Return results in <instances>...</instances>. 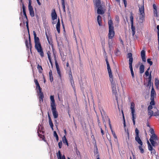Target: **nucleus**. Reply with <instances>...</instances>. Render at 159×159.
<instances>
[{
	"label": "nucleus",
	"instance_id": "nucleus-1",
	"mask_svg": "<svg viewBox=\"0 0 159 159\" xmlns=\"http://www.w3.org/2000/svg\"><path fill=\"white\" fill-rule=\"evenodd\" d=\"M23 11V16H22L21 17H20V20L21 21L23 22L24 24H25V23L26 24V26L29 35V43H28V42L27 39H25V43L26 48L28 49L30 48V51L31 52L32 46L31 43L30 35L29 30L28 20V19L27 16L26 14V11Z\"/></svg>",
	"mask_w": 159,
	"mask_h": 159
},
{
	"label": "nucleus",
	"instance_id": "nucleus-2",
	"mask_svg": "<svg viewBox=\"0 0 159 159\" xmlns=\"http://www.w3.org/2000/svg\"><path fill=\"white\" fill-rule=\"evenodd\" d=\"M33 33L34 39L35 48L40 54L41 57H43L44 56V54L39 39L38 37H37V35L35 31H33Z\"/></svg>",
	"mask_w": 159,
	"mask_h": 159
},
{
	"label": "nucleus",
	"instance_id": "nucleus-3",
	"mask_svg": "<svg viewBox=\"0 0 159 159\" xmlns=\"http://www.w3.org/2000/svg\"><path fill=\"white\" fill-rule=\"evenodd\" d=\"M106 61L107 65V69L108 72L109 76L110 78V81L111 82V88L116 87L115 82L113 80V77L112 74L111 69L107 58L106 59Z\"/></svg>",
	"mask_w": 159,
	"mask_h": 159
},
{
	"label": "nucleus",
	"instance_id": "nucleus-4",
	"mask_svg": "<svg viewBox=\"0 0 159 159\" xmlns=\"http://www.w3.org/2000/svg\"><path fill=\"white\" fill-rule=\"evenodd\" d=\"M108 24L109 26L108 38L109 39H112L114 37L115 34L112 20H108Z\"/></svg>",
	"mask_w": 159,
	"mask_h": 159
},
{
	"label": "nucleus",
	"instance_id": "nucleus-5",
	"mask_svg": "<svg viewBox=\"0 0 159 159\" xmlns=\"http://www.w3.org/2000/svg\"><path fill=\"white\" fill-rule=\"evenodd\" d=\"M95 7L96 10H105V6L101 3L100 0H95Z\"/></svg>",
	"mask_w": 159,
	"mask_h": 159
},
{
	"label": "nucleus",
	"instance_id": "nucleus-6",
	"mask_svg": "<svg viewBox=\"0 0 159 159\" xmlns=\"http://www.w3.org/2000/svg\"><path fill=\"white\" fill-rule=\"evenodd\" d=\"M122 115H123V127L124 128V129L125 130V133L124 134L125 135H126V136H127L128 139L129 140V131L128 130V128H129V125L128 124H127L126 125L125 120L124 118V116L123 114V111H122Z\"/></svg>",
	"mask_w": 159,
	"mask_h": 159
},
{
	"label": "nucleus",
	"instance_id": "nucleus-7",
	"mask_svg": "<svg viewBox=\"0 0 159 159\" xmlns=\"http://www.w3.org/2000/svg\"><path fill=\"white\" fill-rule=\"evenodd\" d=\"M135 106V104L134 102L131 103L130 109H131V114L132 116V119L134 125L135 124L134 119H135L136 117V114H134L135 113V109H134Z\"/></svg>",
	"mask_w": 159,
	"mask_h": 159
},
{
	"label": "nucleus",
	"instance_id": "nucleus-8",
	"mask_svg": "<svg viewBox=\"0 0 159 159\" xmlns=\"http://www.w3.org/2000/svg\"><path fill=\"white\" fill-rule=\"evenodd\" d=\"M101 115L102 116V117L103 121V123L104 125H106V122L105 120V119H108L109 121V123L110 126H111V124H110V119L108 118V116H106V114L105 111H104L103 109H102V110H100V111Z\"/></svg>",
	"mask_w": 159,
	"mask_h": 159
},
{
	"label": "nucleus",
	"instance_id": "nucleus-9",
	"mask_svg": "<svg viewBox=\"0 0 159 159\" xmlns=\"http://www.w3.org/2000/svg\"><path fill=\"white\" fill-rule=\"evenodd\" d=\"M135 132L136 133V136L135 137V140L140 145H143V143L139 136V131L137 128L135 129Z\"/></svg>",
	"mask_w": 159,
	"mask_h": 159
},
{
	"label": "nucleus",
	"instance_id": "nucleus-10",
	"mask_svg": "<svg viewBox=\"0 0 159 159\" xmlns=\"http://www.w3.org/2000/svg\"><path fill=\"white\" fill-rule=\"evenodd\" d=\"M38 89L39 91V102H43V98H44V96L43 93L42 92V89L41 88L39 85L36 86V89Z\"/></svg>",
	"mask_w": 159,
	"mask_h": 159
},
{
	"label": "nucleus",
	"instance_id": "nucleus-11",
	"mask_svg": "<svg viewBox=\"0 0 159 159\" xmlns=\"http://www.w3.org/2000/svg\"><path fill=\"white\" fill-rule=\"evenodd\" d=\"M133 61V58L132 57V54L130 53V70L131 71V74L133 78L134 77V74L133 71V68L132 67V63Z\"/></svg>",
	"mask_w": 159,
	"mask_h": 159
},
{
	"label": "nucleus",
	"instance_id": "nucleus-12",
	"mask_svg": "<svg viewBox=\"0 0 159 159\" xmlns=\"http://www.w3.org/2000/svg\"><path fill=\"white\" fill-rule=\"evenodd\" d=\"M51 108L54 118H57L58 116V114L56 106L51 107Z\"/></svg>",
	"mask_w": 159,
	"mask_h": 159
},
{
	"label": "nucleus",
	"instance_id": "nucleus-13",
	"mask_svg": "<svg viewBox=\"0 0 159 159\" xmlns=\"http://www.w3.org/2000/svg\"><path fill=\"white\" fill-rule=\"evenodd\" d=\"M140 14L139 16V21L142 23L144 20L145 13L144 11H139Z\"/></svg>",
	"mask_w": 159,
	"mask_h": 159
},
{
	"label": "nucleus",
	"instance_id": "nucleus-14",
	"mask_svg": "<svg viewBox=\"0 0 159 159\" xmlns=\"http://www.w3.org/2000/svg\"><path fill=\"white\" fill-rule=\"evenodd\" d=\"M69 77L70 79V82L71 83L72 86L73 87V86H74V81L71 70H70L69 72Z\"/></svg>",
	"mask_w": 159,
	"mask_h": 159
},
{
	"label": "nucleus",
	"instance_id": "nucleus-15",
	"mask_svg": "<svg viewBox=\"0 0 159 159\" xmlns=\"http://www.w3.org/2000/svg\"><path fill=\"white\" fill-rule=\"evenodd\" d=\"M55 65H56V67L57 73L58 74V75L60 79H61V71H60L59 68V65H58V64L56 61H55Z\"/></svg>",
	"mask_w": 159,
	"mask_h": 159
},
{
	"label": "nucleus",
	"instance_id": "nucleus-16",
	"mask_svg": "<svg viewBox=\"0 0 159 159\" xmlns=\"http://www.w3.org/2000/svg\"><path fill=\"white\" fill-rule=\"evenodd\" d=\"M45 35L46 37V38L47 39L48 42V43L50 44L51 45L52 44V39L50 35V34L48 35V34L47 33V32L46 31L45 32Z\"/></svg>",
	"mask_w": 159,
	"mask_h": 159
},
{
	"label": "nucleus",
	"instance_id": "nucleus-17",
	"mask_svg": "<svg viewBox=\"0 0 159 159\" xmlns=\"http://www.w3.org/2000/svg\"><path fill=\"white\" fill-rule=\"evenodd\" d=\"M50 99L51 100V107L56 106L54 96L51 95L50 97Z\"/></svg>",
	"mask_w": 159,
	"mask_h": 159
},
{
	"label": "nucleus",
	"instance_id": "nucleus-18",
	"mask_svg": "<svg viewBox=\"0 0 159 159\" xmlns=\"http://www.w3.org/2000/svg\"><path fill=\"white\" fill-rule=\"evenodd\" d=\"M48 116L49 119V124L52 130H53V124L52 123V120L51 117L49 115V112H48Z\"/></svg>",
	"mask_w": 159,
	"mask_h": 159
},
{
	"label": "nucleus",
	"instance_id": "nucleus-19",
	"mask_svg": "<svg viewBox=\"0 0 159 159\" xmlns=\"http://www.w3.org/2000/svg\"><path fill=\"white\" fill-rule=\"evenodd\" d=\"M141 56L143 61L144 62H146V59L145 57V52L144 50H143L141 51Z\"/></svg>",
	"mask_w": 159,
	"mask_h": 159
},
{
	"label": "nucleus",
	"instance_id": "nucleus-20",
	"mask_svg": "<svg viewBox=\"0 0 159 159\" xmlns=\"http://www.w3.org/2000/svg\"><path fill=\"white\" fill-rule=\"evenodd\" d=\"M157 140V137L155 134L152 135L149 139V140L151 143L153 142V141Z\"/></svg>",
	"mask_w": 159,
	"mask_h": 159
},
{
	"label": "nucleus",
	"instance_id": "nucleus-21",
	"mask_svg": "<svg viewBox=\"0 0 159 159\" xmlns=\"http://www.w3.org/2000/svg\"><path fill=\"white\" fill-rule=\"evenodd\" d=\"M39 132L40 133L42 132L43 133V131L40 130V127L39 126V128L37 130V133H38V136L40 138H42L43 139L44 138V136L43 135L40 134L39 133Z\"/></svg>",
	"mask_w": 159,
	"mask_h": 159
},
{
	"label": "nucleus",
	"instance_id": "nucleus-22",
	"mask_svg": "<svg viewBox=\"0 0 159 159\" xmlns=\"http://www.w3.org/2000/svg\"><path fill=\"white\" fill-rule=\"evenodd\" d=\"M56 27L57 31L58 33H60V23L59 19H58V21L56 25Z\"/></svg>",
	"mask_w": 159,
	"mask_h": 159
},
{
	"label": "nucleus",
	"instance_id": "nucleus-23",
	"mask_svg": "<svg viewBox=\"0 0 159 159\" xmlns=\"http://www.w3.org/2000/svg\"><path fill=\"white\" fill-rule=\"evenodd\" d=\"M57 15L55 12V11H53L52 13V20H54L57 18Z\"/></svg>",
	"mask_w": 159,
	"mask_h": 159
},
{
	"label": "nucleus",
	"instance_id": "nucleus-24",
	"mask_svg": "<svg viewBox=\"0 0 159 159\" xmlns=\"http://www.w3.org/2000/svg\"><path fill=\"white\" fill-rule=\"evenodd\" d=\"M62 141L64 143H66L68 146H69L67 140L66 139V135H64L62 138Z\"/></svg>",
	"mask_w": 159,
	"mask_h": 159
},
{
	"label": "nucleus",
	"instance_id": "nucleus-25",
	"mask_svg": "<svg viewBox=\"0 0 159 159\" xmlns=\"http://www.w3.org/2000/svg\"><path fill=\"white\" fill-rule=\"evenodd\" d=\"M97 21L99 26H102V17L100 15H98L97 17Z\"/></svg>",
	"mask_w": 159,
	"mask_h": 159
},
{
	"label": "nucleus",
	"instance_id": "nucleus-26",
	"mask_svg": "<svg viewBox=\"0 0 159 159\" xmlns=\"http://www.w3.org/2000/svg\"><path fill=\"white\" fill-rule=\"evenodd\" d=\"M139 69L140 73H143L144 72V66L143 64H142V65L140 66Z\"/></svg>",
	"mask_w": 159,
	"mask_h": 159
},
{
	"label": "nucleus",
	"instance_id": "nucleus-27",
	"mask_svg": "<svg viewBox=\"0 0 159 159\" xmlns=\"http://www.w3.org/2000/svg\"><path fill=\"white\" fill-rule=\"evenodd\" d=\"M112 89L113 93L115 95L116 98H117L116 87L112 88Z\"/></svg>",
	"mask_w": 159,
	"mask_h": 159
},
{
	"label": "nucleus",
	"instance_id": "nucleus-28",
	"mask_svg": "<svg viewBox=\"0 0 159 159\" xmlns=\"http://www.w3.org/2000/svg\"><path fill=\"white\" fill-rule=\"evenodd\" d=\"M31 0H29L28 9L29 10H33V8L31 6Z\"/></svg>",
	"mask_w": 159,
	"mask_h": 159
},
{
	"label": "nucleus",
	"instance_id": "nucleus-29",
	"mask_svg": "<svg viewBox=\"0 0 159 159\" xmlns=\"http://www.w3.org/2000/svg\"><path fill=\"white\" fill-rule=\"evenodd\" d=\"M155 93V92L154 89L152 86L151 93V98H154V95Z\"/></svg>",
	"mask_w": 159,
	"mask_h": 159
},
{
	"label": "nucleus",
	"instance_id": "nucleus-30",
	"mask_svg": "<svg viewBox=\"0 0 159 159\" xmlns=\"http://www.w3.org/2000/svg\"><path fill=\"white\" fill-rule=\"evenodd\" d=\"M47 54L48 59L49 60V62L51 64H52V62L51 59V53H50V51H48L47 52Z\"/></svg>",
	"mask_w": 159,
	"mask_h": 159
},
{
	"label": "nucleus",
	"instance_id": "nucleus-31",
	"mask_svg": "<svg viewBox=\"0 0 159 159\" xmlns=\"http://www.w3.org/2000/svg\"><path fill=\"white\" fill-rule=\"evenodd\" d=\"M49 75L50 80L51 82H52L53 80V79L52 76V72L51 70H50L49 72Z\"/></svg>",
	"mask_w": 159,
	"mask_h": 159
},
{
	"label": "nucleus",
	"instance_id": "nucleus-32",
	"mask_svg": "<svg viewBox=\"0 0 159 159\" xmlns=\"http://www.w3.org/2000/svg\"><path fill=\"white\" fill-rule=\"evenodd\" d=\"M139 10H144V7L143 5V1L142 2L141 5H139Z\"/></svg>",
	"mask_w": 159,
	"mask_h": 159
},
{
	"label": "nucleus",
	"instance_id": "nucleus-33",
	"mask_svg": "<svg viewBox=\"0 0 159 159\" xmlns=\"http://www.w3.org/2000/svg\"><path fill=\"white\" fill-rule=\"evenodd\" d=\"M132 34L133 36L134 35L135 32V28L134 25L131 26Z\"/></svg>",
	"mask_w": 159,
	"mask_h": 159
},
{
	"label": "nucleus",
	"instance_id": "nucleus-34",
	"mask_svg": "<svg viewBox=\"0 0 159 159\" xmlns=\"http://www.w3.org/2000/svg\"><path fill=\"white\" fill-rule=\"evenodd\" d=\"M37 68L39 72L40 73H42L43 70L42 66H40L39 65H38L37 66Z\"/></svg>",
	"mask_w": 159,
	"mask_h": 159
},
{
	"label": "nucleus",
	"instance_id": "nucleus-35",
	"mask_svg": "<svg viewBox=\"0 0 159 159\" xmlns=\"http://www.w3.org/2000/svg\"><path fill=\"white\" fill-rule=\"evenodd\" d=\"M155 86L157 87L159 84V80H158L157 78H156L155 79Z\"/></svg>",
	"mask_w": 159,
	"mask_h": 159
},
{
	"label": "nucleus",
	"instance_id": "nucleus-36",
	"mask_svg": "<svg viewBox=\"0 0 159 159\" xmlns=\"http://www.w3.org/2000/svg\"><path fill=\"white\" fill-rule=\"evenodd\" d=\"M57 156L58 159H61L62 157V155L60 151L59 150L58 152V153L57 154Z\"/></svg>",
	"mask_w": 159,
	"mask_h": 159
},
{
	"label": "nucleus",
	"instance_id": "nucleus-37",
	"mask_svg": "<svg viewBox=\"0 0 159 159\" xmlns=\"http://www.w3.org/2000/svg\"><path fill=\"white\" fill-rule=\"evenodd\" d=\"M130 23L131 24V26L134 25H133V17L131 15L130 17Z\"/></svg>",
	"mask_w": 159,
	"mask_h": 159
},
{
	"label": "nucleus",
	"instance_id": "nucleus-38",
	"mask_svg": "<svg viewBox=\"0 0 159 159\" xmlns=\"http://www.w3.org/2000/svg\"><path fill=\"white\" fill-rule=\"evenodd\" d=\"M54 136L56 137L57 141H58L59 140L58 137L56 132L55 131H54Z\"/></svg>",
	"mask_w": 159,
	"mask_h": 159
},
{
	"label": "nucleus",
	"instance_id": "nucleus-39",
	"mask_svg": "<svg viewBox=\"0 0 159 159\" xmlns=\"http://www.w3.org/2000/svg\"><path fill=\"white\" fill-rule=\"evenodd\" d=\"M143 145H140L139 146V148L140 151V152L141 153H143L144 152V151L143 149L142 148Z\"/></svg>",
	"mask_w": 159,
	"mask_h": 159
},
{
	"label": "nucleus",
	"instance_id": "nucleus-40",
	"mask_svg": "<svg viewBox=\"0 0 159 159\" xmlns=\"http://www.w3.org/2000/svg\"><path fill=\"white\" fill-rule=\"evenodd\" d=\"M97 122L98 125L99 127H101V125L98 116H97Z\"/></svg>",
	"mask_w": 159,
	"mask_h": 159
},
{
	"label": "nucleus",
	"instance_id": "nucleus-41",
	"mask_svg": "<svg viewBox=\"0 0 159 159\" xmlns=\"http://www.w3.org/2000/svg\"><path fill=\"white\" fill-rule=\"evenodd\" d=\"M151 102H150V105H155V102L154 101V98H151Z\"/></svg>",
	"mask_w": 159,
	"mask_h": 159
},
{
	"label": "nucleus",
	"instance_id": "nucleus-42",
	"mask_svg": "<svg viewBox=\"0 0 159 159\" xmlns=\"http://www.w3.org/2000/svg\"><path fill=\"white\" fill-rule=\"evenodd\" d=\"M148 115L150 116H153L154 112L152 110L148 111Z\"/></svg>",
	"mask_w": 159,
	"mask_h": 159
},
{
	"label": "nucleus",
	"instance_id": "nucleus-43",
	"mask_svg": "<svg viewBox=\"0 0 159 159\" xmlns=\"http://www.w3.org/2000/svg\"><path fill=\"white\" fill-rule=\"evenodd\" d=\"M62 6L63 8V10H65V1L64 0H61Z\"/></svg>",
	"mask_w": 159,
	"mask_h": 159
},
{
	"label": "nucleus",
	"instance_id": "nucleus-44",
	"mask_svg": "<svg viewBox=\"0 0 159 159\" xmlns=\"http://www.w3.org/2000/svg\"><path fill=\"white\" fill-rule=\"evenodd\" d=\"M147 62L148 63H149L150 64V65L152 66V65L153 62L152 61H151V59L150 58H148L147 59Z\"/></svg>",
	"mask_w": 159,
	"mask_h": 159
},
{
	"label": "nucleus",
	"instance_id": "nucleus-45",
	"mask_svg": "<svg viewBox=\"0 0 159 159\" xmlns=\"http://www.w3.org/2000/svg\"><path fill=\"white\" fill-rule=\"evenodd\" d=\"M157 111L155 112L153 114L154 116H159V111L158 110H157Z\"/></svg>",
	"mask_w": 159,
	"mask_h": 159
},
{
	"label": "nucleus",
	"instance_id": "nucleus-46",
	"mask_svg": "<svg viewBox=\"0 0 159 159\" xmlns=\"http://www.w3.org/2000/svg\"><path fill=\"white\" fill-rule=\"evenodd\" d=\"M30 13L32 17H33L34 16V11H30Z\"/></svg>",
	"mask_w": 159,
	"mask_h": 159
},
{
	"label": "nucleus",
	"instance_id": "nucleus-47",
	"mask_svg": "<svg viewBox=\"0 0 159 159\" xmlns=\"http://www.w3.org/2000/svg\"><path fill=\"white\" fill-rule=\"evenodd\" d=\"M105 11H97V13L98 14H103L105 13Z\"/></svg>",
	"mask_w": 159,
	"mask_h": 159
},
{
	"label": "nucleus",
	"instance_id": "nucleus-48",
	"mask_svg": "<svg viewBox=\"0 0 159 159\" xmlns=\"http://www.w3.org/2000/svg\"><path fill=\"white\" fill-rule=\"evenodd\" d=\"M150 132L151 134H152V135H153V134H155V133H154V130L153 129V128H151L150 129Z\"/></svg>",
	"mask_w": 159,
	"mask_h": 159
},
{
	"label": "nucleus",
	"instance_id": "nucleus-49",
	"mask_svg": "<svg viewBox=\"0 0 159 159\" xmlns=\"http://www.w3.org/2000/svg\"><path fill=\"white\" fill-rule=\"evenodd\" d=\"M115 53L116 56H119L120 54V51L119 50L117 49L116 51L115 52Z\"/></svg>",
	"mask_w": 159,
	"mask_h": 159
},
{
	"label": "nucleus",
	"instance_id": "nucleus-50",
	"mask_svg": "<svg viewBox=\"0 0 159 159\" xmlns=\"http://www.w3.org/2000/svg\"><path fill=\"white\" fill-rule=\"evenodd\" d=\"M75 152L76 153L78 156H79V155H80V152L77 148H76Z\"/></svg>",
	"mask_w": 159,
	"mask_h": 159
},
{
	"label": "nucleus",
	"instance_id": "nucleus-51",
	"mask_svg": "<svg viewBox=\"0 0 159 159\" xmlns=\"http://www.w3.org/2000/svg\"><path fill=\"white\" fill-rule=\"evenodd\" d=\"M148 149H149V150L151 151L152 150V147L151 144H148Z\"/></svg>",
	"mask_w": 159,
	"mask_h": 159
},
{
	"label": "nucleus",
	"instance_id": "nucleus-52",
	"mask_svg": "<svg viewBox=\"0 0 159 159\" xmlns=\"http://www.w3.org/2000/svg\"><path fill=\"white\" fill-rule=\"evenodd\" d=\"M151 72H150V73L149 75V77L148 78V81H151L152 80V75L151 74Z\"/></svg>",
	"mask_w": 159,
	"mask_h": 159
},
{
	"label": "nucleus",
	"instance_id": "nucleus-53",
	"mask_svg": "<svg viewBox=\"0 0 159 159\" xmlns=\"http://www.w3.org/2000/svg\"><path fill=\"white\" fill-rule=\"evenodd\" d=\"M34 83H35V84L36 85V86L39 85V84L37 80H36V79H35L34 80Z\"/></svg>",
	"mask_w": 159,
	"mask_h": 159
},
{
	"label": "nucleus",
	"instance_id": "nucleus-54",
	"mask_svg": "<svg viewBox=\"0 0 159 159\" xmlns=\"http://www.w3.org/2000/svg\"><path fill=\"white\" fill-rule=\"evenodd\" d=\"M34 83H35V84L36 85V86L39 85V84L37 80H36V79H35L34 80Z\"/></svg>",
	"mask_w": 159,
	"mask_h": 159
},
{
	"label": "nucleus",
	"instance_id": "nucleus-55",
	"mask_svg": "<svg viewBox=\"0 0 159 159\" xmlns=\"http://www.w3.org/2000/svg\"><path fill=\"white\" fill-rule=\"evenodd\" d=\"M58 145L59 147L60 148H61L62 146V143L61 141L60 142H59L58 143Z\"/></svg>",
	"mask_w": 159,
	"mask_h": 159
},
{
	"label": "nucleus",
	"instance_id": "nucleus-56",
	"mask_svg": "<svg viewBox=\"0 0 159 159\" xmlns=\"http://www.w3.org/2000/svg\"><path fill=\"white\" fill-rule=\"evenodd\" d=\"M154 14L155 16L156 17L158 16V12L157 11H154Z\"/></svg>",
	"mask_w": 159,
	"mask_h": 159
},
{
	"label": "nucleus",
	"instance_id": "nucleus-57",
	"mask_svg": "<svg viewBox=\"0 0 159 159\" xmlns=\"http://www.w3.org/2000/svg\"><path fill=\"white\" fill-rule=\"evenodd\" d=\"M99 128L101 130V132L102 135L103 136V135H104V134L105 132H104V131L102 129V126H101V127H99Z\"/></svg>",
	"mask_w": 159,
	"mask_h": 159
},
{
	"label": "nucleus",
	"instance_id": "nucleus-58",
	"mask_svg": "<svg viewBox=\"0 0 159 159\" xmlns=\"http://www.w3.org/2000/svg\"><path fill=\"white\" fill-rule=\"evenodd\" d=\"M111 132H112V134L114 136V137L116 138V139H117V136H116L115 133L112 130H111Z\"/></svg>",
	"mask_w": 159,
	"mask_h": 159
},
{
	"label": "nucleus",
	"instance_id": "nucleus-59",
	"mask_svg": "<svg viewBox=\"0 0 159 159\" xmlns=\"http://www.w3.org/2000/svg\"><path fill=\"white\" fill-rule=\"evenodd\" d=\"M116 20L117 21L119 22L120 20L119 17L118 16H116Z\"/></svg>",
	"mask_w": 159,
	"mask_h": 159
},
{
	"label": "nucleus",
	"instance_id": "nucleus-60",
	"mask_svg": "<svg viewBox=\"0 0 159 159\" xmlns=\"http://www.w3.org/2000/svg\"><path fill=\"white\" fill-rule=\"evenodd\" d=\"M152 105L149 106L148 108V111L151 110L152 109Z\"/></svg>",
	"mask_w": 159,
	"mask_h": 159
},
{
	"label": "nucleus",
	"instance_id": "nucleus-61",
	"mask_svg": "<svg viewBox=\"0 0 159 159\" xmlns=\"http://www.w3.org/2000/svg\"><path fill=\"white\" fill-rule=\"evenodd\" d=\"M151 85H152V87L153 86V83H151V81H148V86H150V87L151 86Z\"/></svg>",
	"mask_w": 159,
	"mask_h": 159
},
{
	"label": "nucleus",
	"instance_id": "nucleus-62",
	"mask_svg": "<svg viewBox=\"0 0 159 159\" xmlns=\"http://www.w3.org/2000/svg\"><path fill=\"white\" fill-rule=\"evenodd\" d=\"M151 151V154L152 153L155 154L156 153V151L154 149H153Z\"/></svg>",
	"mask_w": 159,
	"mask_h": 159
},
{
	"label": "nucleus",
	"instance_id": "nucleus-63",
	"mask_svg": "<svg viewBox=\"0 0 159 159\" xmlns=\"http://www.w3.org/2000/svg\"><path fill=\"white\" fill-rule=\"evenodd\" d=\"M153 7L154 10H157V7L155 4H153Z\"/></svg>",
	"mask_w": 159,
	"mask_h": 159
},
{
	"label": "nucleus",
	"instance_id": "nucleus-64",
	"mask_svg": "<svg viewBox=\"0 0 159 159\" xmlns=\"http://www.w3.org/2000/svg\"><path fill=\"white\" fill-rule=\"evenodd\" d=\"M151 143L152 144V146H155V144H157V142L154 141H153V142H152V143Z\"/></svg>",
	"mask_w": 159,
	"mask_h": 159
}]
</instances>
